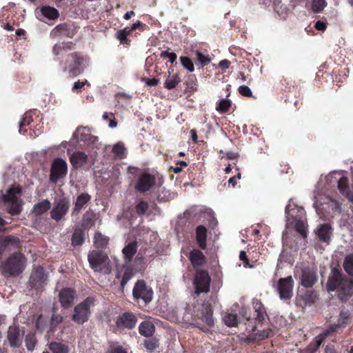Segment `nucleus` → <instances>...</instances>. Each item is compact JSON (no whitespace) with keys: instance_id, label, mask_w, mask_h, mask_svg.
Segmentation results:
<instances>
[{"instance_id":"1","label":"nucleus","mask_w":353,"mask_h":353,"mask_svg":"<svg viewBox=\"0 0 353 353\" xmlns=\"http://www.w3.org/2000/svg\"><path fill=\"white\" fill-rule=\"evenodd\" d=\"M326 289L329 292L337 290L339 299L342 302H346L353 292V281L347 278L341 270L334 267L331 269Z\"/></svg>"},{"instance_id":"2","label":"nucleus","mask_w":353,"mask_h":353,"mask_svg":"<svg viewBox=\"0 0 353 353\" xmlns=\"http://www.w3.org/2000/svg\"><path fill=\"white\" fill-rule=\"evenodd\" d=\"M254 314L253 316L249 310L243 308L241 310L240 314L242 318L245 321V324L247 325V329H250V331L255 332L258 325H262L268 317L266 309L260 300H253Z\"/></svg>"},{"instance_id":"3","label":"nucleus","mask_w":353,"mask_h":353,"mask_svg":"<svg viewBox=\"0 0 353 353\" xmlns=\"http://www.w3.org/2000/svg\"><path fill=\"white\" fill-rule=\"evenodd\" d=\"M26 259L19 252L12 254L1 264V271L6 276H17L23 272L26 268Z\"/></svg>"},{"instance_id":"4","label":"nucleus","mask_w":353,"mask_h":353,"mask_svg":"<svg viewBox=\"0 0 353 353\" xmlns=\"http://www.w3.org/2000/svg\"><path fill=\"white\" fill-rule=\"evenodd\" d=\"M85 61L81 52H74L68 54L61 64L64 72H67L70 77H75L83 72Z\"/></svg>"},{"instance_id":"5","label":"nucleus","mask_w":353,"mask_h":353,"mask_svg":"<svg viewBox=\"0 0 353 353\" xmlns=\"http://www.w3.org/2000/svg\"><path fill=\"white\" fill-rule=\"evenodd\" d=\"M95 299L88 296L83 301L76 305L71 315L72 321L78 325H83L87 322L91 315V307L94 305Z\"/></svg>"},{"instance_id":"6","label":"nucleus","mask_w":353,"mask_h":353,"mask_svg":"<svg viewBox=\"0 0 353 353\" xmlns=\"http://www.w3.org/2000/svg\"><path fill=\"white\" fill-rule=\"evenodd\" d=\"M21 194V188L19 185L10 188L6 194H3V201L6 206V210L11 215H18L22 211V203L19 199Z\"/></svg>"},{"instance_id":"7","label":"nucleus","mask_w":353,"mask_h":353,"mask_svg":"<svg viewBox=\"0 0 353 353\" xmlns=\"http://www.w3.org/2000/svg\"><path fill=\"white\" fill-rule=\"evenodd\" d=\"M285 213L288 221H291L292 223H294L295 230L299 233L303 239H306L307 226L304 221L301 219L302 216L305 214L304 209L296 205L291 208V205L288 204L285 207Z\"/></svg>"},{"instance_id":"8","label":"nucleus","mask_w":353,"mask_h":353,"mask_svg":"<svg viewBox=\"0 0 353 353\" xmlns=\"http://www.w3.org/2000/svg\"><path fill=\"white\" fill-rule=\"evenodd\" d=\"M154 292L151 286L143 279H139L132 289V299L135 303L148 305L153 299Z\"/></svg>"},{"instance_id":"9","label":"nucleus","mask_w":353,"mask_h":353,"mask_svg":"<svg viewBox=\"0 0 353 353\" xmlns=\"http://www.w3.org/2000/svg\"><path fill=\"white\" fill-rule=\"evenodd\" d=\"M90 267L96 272L109 274L111 266L108 255L102 251L93 250L88 256Z\"/></svg>"},{"instance_id":"10","label":"nucleus","mask_w":353,"mask_h":353,"mask_svg":"<svg viewBox=\"0 0 353 353\" xmlns=\"http://www.w3.org/2000/svg\"><path fill=\"white\" fill-rule=\"evenodd\" d=\"M156 184V177L147 171L141 172L134 183V190L141 194L150 191Z\"/></svg>"},{"instance_id":"11","label":"nucleus","mask_w":353,"mask_h":353,"mask_svg":"<svg viewBox=\"0 0 353 353\" xmlns=\"http://www.w3.org/2000/svg\"><path fill=\"white\" fill-rule=\"evenodd\" d=\"M67 173L68 165L65 161L61 158L54 159L50 168V181L57 183L59 179L65 177Z\"/></svg>"},{"instance_id":"12","label":"nucleus","mask_w":353,"mask_h":353,"mask_svg":"<svg viewBox=\"0 0 353 353\" xmlns=\"http://www.w3.org/2000/svg\"><path fill=\"white\" fill-rule=\"evenodd\" d=\"M201 319L205 323L206 326L201 325L200 323H194L193 325L198 327L203 332H207L209 327H212L214 325L213 319V308L210 303L205 302L201 306Z\"/></svg>"},{"instance_id":"13","label":"nucleus","mask_w":353,"mask_h":353,"mask_svg":"<svg viewBox=\"0 0 353 353\" xmlns=\"http://www.w3.org/2000/svg\"><path fill=\"white\" fill-rule=\"evenodd\" d=\"M57 298L62 308L69 309L74 306L77 293L73 288H63L59 290Z\"/></svg>"},{"instance_id":"14","label":"nucleus","mask_w":353,"mask_h":353,"mask_svg":"<svg viewBox=\"0 0 353 353\" xmlns=\"http://www.w3.org/2000/svg\"><path fill=\"white\" fill-rule=\"evenodd\" d=\"M210 282L211 278L207 270H196L194 282L195 285V292L197 294L202 292H208L210 290Z\"/></svg>"},{"instance_id":"15","label":"nucleus","mask_w":353,"mask_h":353,"mask_svg":"<svg viewBox=\"0 0 353 353\" xmlns=\"http://www.w3.org/2000/svg\"><path fill=\"white\" fill-rule=\"evenodd\" d=\"M70 207V202L68 198H60L50 211L51 218L59 222L68 214Z\"/></svg>"},{"instance_id":"16","label":"nucleus","mask_w":353,"mask_h":353,"mask_svg":"<svg viewBox=\"0 0 353 353\" xmlns=\"http://www.w3.org/2000/svg\"><path fill=\"white\" fill-rule=\"evenodd\" d=\"M294 281L291 276L281 278L277 283V290L282 300H290L293 295Z\"/></svg>"},{"instance_id":"17","label":"nucleus","mask_w":353,"mask_h":353,"mask_svg":"<svg viewBox=\"0 0 353 353\" xmlns=\"http://www.w3.org/2000/svg\"><path fill=\"white\" fill-rule=\"evenodd\" d=\"M138 321L137 315L132 312L121 313L116 320V325L119 329L132 330L135 327Z\"/></svg>"},{"instance_id":"18","label":"nucleus","mask_w":353,"mask_h":353,"mask_svg":"<svg viewBox=\"0 0 353 353\" xmlns=\"http://www.w3.org/2000/svg\"><path fill=\"white\" fill-rule=\"evenodd\" d=\"M24 331L21 332L19 325H13L8 327L7 332V339L11 347H19L23 341Z\"/></svg>"},{"instance_id":"19","label":"nucleus","mask_w":353,"mask_h":353,"mask_svg":"<svg viewBox=\"0 0 353 353\" xmlns=\"http://www.w3.org/2000/svg\"><path fill=\"white\" fill-rule=\"evenodd\" d=\"M301 285L305 288H312L317 281L316 272L312 268L307 267L301 270L300 276Z\"/></svg>"},{"instance_id":"20","label":"nucleus","mask_w":353,"mask_h":353,"mask_svg":"<svg viewBox=\"0 0 353 353\" xmlns=\"http://www.w3.org/2000/svg\"><path fill=\"white\" fill-rule=\"evenodd\" d=\"M74 35V31L72 29L71 26L67 23L58 24L50 32V37L54 39L61 37L72 38Z\"/></svg>"},{"instance_id":"21","label":"nucleus","mask_w":353,"mask_h":353,"mask_svg":"<svg viewBox=\"0 0 353 353\" xmlns=\"http://www.w3.org/2000/svg\"><path fill=\"white\" fill-rule=\"evenodd\" d=\"M46 280L44 268L39 266L34 268L30 276L29 283L32 288H39L42 285Z\"/></svg>"},{"instance_id":"22","label":"nucleus","mask_w":353,"mask_h":353,"mask_svg":"<svg viewBox=\"0 0 353 353\" xmlns=\"http://www.w3.org/2000/svg\"><path fill=\"white\" fill-rule=\"evenodd\" d=\"M188 258L196 271L199 270L198 269L203 266L206 263V258L205 255L200 250L198 249H193L191 250Z\"/></svg>"},{"instance_id":"23","label":"nucleus","mask_w":353,"mask_h":353,"mask_svg":"<svg viewBox=\"0 0 353 353\" xmlns=\"http://www.w3.org/2000/svg\"><path fill=\"white\" fill-rule=\"evenodd\" d=\"M91 196L86 193H81L77 196L74 208L72 211V216L78 215L81 210L90 201Z\"/></svg>"},{"instance_id":"24","label":"nucleus","mask_w":353,"mask_h":353,"mask_svg":"<svg viewBox=\"0 0 353 353\" xmlns=\"http://www.w3.org/2000/svg\"><path fill=\"white\" fill-rule=\"evenodd\" d=\"M75 43L72 41H63L56 43L52 48L53 54L59 59V56H62L63 53L75 49Z\"/></svg>"},{"instance_id":"25","label":"nucleus","mask_w":353,"mask_h":353,"mask_svg":"<svg viewBox=\"0 0 353 353\" xmlns=\"http://www.w3.org/2000/svg\"><path fill=\"white\" fill-rule=\"evenodd\" d=\"M137 242L132 241L128 243L122 250V253L124 256V263L125 265L132 262L133 256L137 252Z\"/></svg>"},{"instance_id":"26","label":"nucleus","mask_w":353,"mask_h":353,"mask_svg":"<svg viewBox=\"0 0 353 353\" xmlns=\"http://www.w3.org/2000/svg\"><path fill=\"white\" fill-rule=\"evenodd\" d=\"M196 241L199 245V247L201 250H205L207 248V228L203 225H200L196 228Z\"/></svg>"},{"instance_id":"27","label":"nucleus","mask_w":353,"mask_h":353,"mask_svg":"<svg viewBox=\"0 0 353 353\" xmlns=\"http://www.w3.org/2000/svg\"><path fill=\"white\" fill-rule=\"evenodd\" d=\"M70 161L73 167L77 169L87 163L88 155L83 152L77 151L70 157Z\"/></svg>"},{"instance_id":"28","label":"nucleus","mask_w":353,"mask_h":353,"mask_svg":"<svg viewBox=\"0 0 353 353\" xmlns=\"http://www.w3.org/2000/svg\"><path fill=\"white\" fill-rule=\"evenodd\" d=\"M336 182L337 188L341 194L345 196L350 200L353 201V194L350 190L347 177L343 176L339 179L336 180Z\"/></svg>"},{"instance_id":"29","label":"nucleus","mask_w":353,"mask_h":353,"mask_svg":"<svg viewBox=\"0 0 353 353\" xmlns=\"http://www.w3.org/2000/svg\"><path fill=\"white\" fill-rule=\"evenodd\" d=\"M19 238L13 236L8 235L3 238H0V258L8 247L10 245L19 246Z\"/></svg>"},{"instance_id":"30","label":"nucleus","mask_w":353,"mask_h":353,"mask_svg":"<svg viewBox=\"0 0 353 353\" xmlns=\"http://www.w3.org/2000/svg\"><path fill=\"white\" fill-rule=\"evenodd\" d=\"M194 54L195 57L194 58V60L196 66L199 68H203L205 65H208L212 61V59L208 54H205L200 50H196Z\"/></svg>"},{"instance_id":"31","label":"nucleus","mask_w":353,"mask_h":353,"mask_svg":"<svg viewBox=\"0 0 353 353\" xmlns=\"http://www.w3.org/2000/svg\"><path fill=\"white\" fill-rule=\"evenodd\" d=\"M40 12L45 18L50 20H56L60 16L59 10L50 6H42L40 9Z\"/></svg>"},{"instance_id":"32","label":"nucleus","mask_w":353,"mask_h":353,"mask_svg":"<svg viewBox=\"0 0 353 353\" xmlns=\"http://www.w3.org/2000/svg\"><path fill=\"white\" fill-rule=\"evenodd\" d=\"M132 34V32L130 31L128 27H125L123 29H121L118 30L115 33V38L119 41L120 43L122 45L130 46L131 41L128 38L130 35Z\"/></svg>"},{"instance_id":"33","label":"nucleus","mask_w":353,"mask_h":353,"mask_svg":"<svg viewBox=\"0 0 353 353\" xmlns=\"http://www.w3.org/2000/svg\"><path fill=\"white\" fill-rule=\"evenodd\" d=\"M128 265L137 273L143 272L146 268L145 259L140 253L137 255L134 262L132 264L129 263Z\"/></svg>"},{"instance_id":"34","label":"nucleus","mask_w":353,"mask_h":353,"mask_svg":"<svg viewBox=\"0 0 353 353\" xmlns=\"http://www.w3.org/2000/svg\"><path fill=\"white\" fill-rule=\"evenodd\" d=\"M331 227L325 223L320 225L317 230V236L320 241L327 243L330 239Z\"/></svg>"},{"instance_id":"35","label":"nucleus","mask_w":353,"mask_h":353,"mask_svg":"<svg viewBox=\"0 0 353 353\" xmlns=\"http://www.w3.org/2000/svg\"><path fill=\"white\" fill-rule=\"evenodd\" d=\"M51 203L48 199H43L41 201L36 203L32 208V212L37 215H41L48 212L51 208Z\"/></svg>"},{"instance_id":"36","label":"nucleus","mask_w":353,"mask_h":353,"mask_svg":"<svg viewBox=\"0 0 353 353\" xmlns=\"http://www.w3.org/2000/svg\"><path fill=\"white\" fill-rule=\"evenodd\" d=\"M155 331L154 325L150 321H143L139 327V332L141 335L149 337L151 336Z\"/></svg>"},{"instance_id":"37","label":"nucleus","mask_w":353,"mask_h":353,"mask_svg":"<svg viewBox=\"0 0 353 353\" xmlns=\"http://www.w3.org/2000/svg\"><path fill=\"white\" fill-rule=\"evenodd\" d=\"M72 245L73 246L81 245L85 241V232L81 228H76L72 235Z\"/></svg>"},{"instance_id":"38","label":"nucleus","mask_w":353,"mask_h":353,"mask_svg":"<svg viewBox=\"0 0 353 353\" xmlns=\"http://www.w3.org/2000/svg\"><path fill=\"white\" fill-rule=\"evenodd\" d=\"M35 112V110L28 111L25 113L23 119L21 120L19 123V132L25 134L27 132V130L25 128L26 126L30 125L31 123L33 121L32 114Z\"/></svg>"},{"instance_id":"39","label":"nucleus","mask_w":353,"mask_h":353,"mask_svg":"<svg viewBox=\"0 0 353 353\" xmlns=\"http://www.w3.org/2000/svg\"><path fill=\"white\" fill-rule=\"evenodd\" d=\"M124 268V273L120 283L121 289H123L127 285L128 282L137 274V272H135V271L132 269L128 265V264H125Z\"/></svg>"},{"instance_id":"40","label":"nucleus","mask_w":353,"mask_h":353,"mask_svg":"<svg viewBox=\"0 0 353 353\" xmlns=\"http://www.w3.org/2000/svg\"><path fill=\"white\" fill-rule=\"evenodd\" d=\"M63 317L59 314H52L50 318V327L48 330L49 334H52L57 330V326L62 323Z\"/></svg>"},{"instance_id":"41","label":"nucleus","mask_w":353,"mask_h":353,"mask_svg":"<svg viewBox=\"0 0 353 353\" xmlns=\"http://www.w3.org/2000/svg\"><path fill=\"white\" fill-rule=\"evenodd\" d=\"M126 148L124 143L119 141L115 143L112 149V152L119 159H122L126 157Z\"/></svg>"},{"instance_id":"42","label":"nucleus","mask_w":353,"mask_h":353,"mask_svg":"<svg viewBox=\"0 0 353 353\" xmlns=\"http://www.w3.org/2000/svg\"><path fill=\"white\" fill-rule=\"evenodd\" d=\"M232 101L227 99L219 100L216 105V110L221 114L228 112L232 107Z\"/></svg>"},{"instance_id":"43","label":"nucleus","mask_w":353,"mask_h":353,"mask_svg":"<svg viewBox=\"0 0 353 353\" xmlns=\"http://www.w3.org/2000/svg\"><path fill=\"white\" fill-rule=\"evenodd\" d=\"M95 217L96 214L92 210L86 211L83 215L82 226L85 228H90L94 223Z\"/></svg>"},{"instance_id":"44","label":"nucleus","mask_w":353,"mask_h":353,"mask_svg":"<svg viewBox=\"0 0 353 353\" xmlns=\"http://www.w3.org/2000/svg\"><path fill=\"white\" fill-rule=\"evenodd\" d=\"M108 237L103 235L101 233L97 232L95 233L94 236V243L98 248H105L108 244Z\"/></svg>"},{"instance_id":"45","label":"nucleus","mask_w":353,"mask_h":353,"mask_svg":"<svg viewBox=\"0 0 353 353\" xmlns=\"http://www.w3.org/2000/svg\"><path fill=\"white\" fill-rule=\"evenodd\" d=\"M50 350L52 353H68L69 349L68 345L60 342H52L49 345Z\"/></svg>"},{"instance_id":"46","label":"nucleus","mask_w":353,"mask_h":353,"mask_svg":"<svg viewBox=\"0 0 353 353\" xmlns=\"http://www.w3.org/2000/svg\"><path fill=\"white\" fill-rule=\"evenodd\" d=\"M181 82V79L177 74L169 76L165 80L164 87L168 90H172L176 87V85Z\"/></svg>"},{"instance_id":"47","label":"nucleus","mask_w":353,"mask_h":353,"mask_svg":"<svg viewBox=\"0 0 353 353\" xmlns=\"http://www.w3.org/2000/svg\"><path fill=\"white\" fill-rule=\"evenodd\" d=\"M343 266L349 275L353 276V254L345 257Z\"/></svg>"},{"instance_id":"48","label":"nucleus","mask_w":353,"mask_h":353,"mask_svg":"<svg viewBox=\"0 0 353 353\" xmlns=\"http://www.w3.org/2000/svg\"><path fill=\"white\" fill-rule=\"evenodd\" d=\"M136 213L139 216H143L149 209V204L146 201L141 200L134 207Z\"/></svg>"},{"instance_id":"49","label":"nucleus","mask_w":353,"mask_h":353,"mask_svg":"<svg viewBox=\"0 0 353 353\" xmlns=\"http://www.w3.org/2000/svg\"><path fill=\"white\" fill-rule=\"evenodd\" d=\"M317 299V294L313 290H307L303 296V300L305 305H311Z\"/></svg>"},{"instance_id":"50","label":"nucleus","mask_w":353,"mask_h":353,"mask_svg":"<svg viewBox=\"0 0 353 353\" xmlns=\"http://www.w3.org/2000/svg\"><path fill=\"white\" fill-rule=\"evenodd\" d=\"M179 59L181 65L185 69H186L190 72H192L194 71V63L190 57L182 56L179 58Z\"/></svg>"},{"instance_id":"51","label":"nucleus","mask_w":353,"mask_h":353,"mask_svg":"<svg viewBox=\"0 0 353 353\" xmlns=\"http://www.w3.org/2000/svg\"><path fill=\"white\" fill-rule=\"evenodd\" d=\"M37 343V340L34 334L30 333L26 335L25 343L28 350L32 351L34 349Z\"/></svg>"},{"instance_id":"52","label":"nucleus","mask_w":353,"mask_h":353,"mask_svg":"<svg viewBox=\"0 0 353 353\" xmlns=\"http://www.w3.org/2000/svg\"><path fill=\"white\" fill-rule=\"evenodd\" d=\"M327 6L325 0H312L311 9L314 13L322 12Z\"/></svg>"},{"instance_id":"53","label":"nucleus","mask_w":353,"mask_h":353,"mask_svg":"<svg viewBox=\"0 0 353 353\" xmlns=\"http://www.w3.org/2000/svg\"><path fill=\"white\" fill-rule=\"evenodd\" d=\"M185 83L192 91L196 90L197 78L195 74H188L185 77Z\"/></svg>"},{"instance_id":"54","label":"nucleus","mask_w":353,"mask_h":353,"mask_svg":"<svg viewBox=\"0 0 353 353\" xmlns=\"http://www.w3.org/2000/svg\"><path fill=\"white\" fill-rule=\"evenodd\" d=\"M144 346L147 350L152 352L159 347V341L156 338H150L144 341Z\"/></svg>"},{"instance_id":"55","label":"nucleus","mask_w":353,"mask_h":353,"mask_svg":"<svg viewBox=\"0 0 353 353\" xmlns=\"http://www.w3.org/2000/svg\"><path fill=\"white\" fill-rule=\"evenodd\" d=\"M48 321L46 320L42 314H39L36 320L35 327L36 329L40 332H43L46 328Z\"/></svg>"},{"instance_id":"56","label":"nucleus","mask_w":353,"mask_h":353,"mask_svg":"<svg viewBox=\"0 0 353 353\" xmlns=\"http://www.w3.org/2000/svg\"><path fill=\"white\" fill-rule=\"evenodd\" d=\"M225 325L229 327H234L237 325V316L234 314H227L223 317Z\"/></svg>"},{"instance_id":"57","label":"nucleus","mask_w":353,"mask_h":353,"mask_svg":"<svg viewBox=\"0 0 353 353\" xmlns=\"http://www.w3.org/2000/svg\"><path fill=\"white\" fill-rule=\"evenodd\" d=\"M128 28L130 29V31H131L132 33L134 31L137 30H139L140 32H143L144 30L148 28V26L141 21H137L130 27H128Z\"/></svg>"},{"instance_id":"58","label":"nucleus","mask_w":353,"mask_h":353,"mask_svg":"<svg viewBox=\"0 0 353 353\" xmlns=\"http://www.w3.org/2000/svg\"><path fill=\"white\" fill-rule=\"evenodd\" d=\"M90 85L88 80L85 79L84 81H79L74 82L73 87L72 88V91L77 94L81 92V89L84 87V85Z\"/></svg>"},{"instance_id":"59","label":"nucleus","mask_w":353,"mask_h":353,"mask_svg":"<svg viewBox=\"0 0 353 353\" xmlns=\"http://www.w3.org/2000/svg\"><path fill=\"white\" fill-rule=\"evenodd\" d=\"M85 131L86 128L81 126L78 127L74 135L79 137L81 141H85L88 140V137L90 136V134L87 133Z\"/></svg>"},{"instance_id":"60","label":"nucleus","mask_w":353,"mask_h":353,"mask_svg":"<svg viewBox=\"0 0 353 353\" xmlns=\"http://www.w3.org/2000/svg\"><path fill=\"white\" fill-rule=\"evenodd\" d=\"M340 327L336 323L329 325L326 329L322 332L323 334H325V338L328 336L332 335L334 333L338 332Z\"/></svg>"},{"instance_id":"61","label":"nucleus","mask_w":353,"mask_h":353,"mask_svg":"<svg viewBox=\"0 0 353 353\" xmlns=\"http://www.w3.org/2000/svg\"><path fill=\"white\" fill-rule=\"evenodd\" d=\"M349 316L346 313L342 312L340 314L339 319L337 321V325L339 327H345L348 323Z\"/></svg>"},{"instance_id":"62","label":"nucleus","mask_w":353,"mask_h":353,"mask_svg":"<svg viewBox=\"0 0 353 353\" xmlns=\"http://www.w3.org/2000/svg\"><path fill=\"white\" fill-rule=\"evenodd\" d=\"M325 334H323L322 333L317 335L314 339L310 343V347H312V345H315L316 347H319L323 343V341L325 339Z\"/></svg>"},{"instance_id":"63","label":"nucleus","mask_w":353,"mask_h":353,"mask_svg":"<svg viewBox=\"0 0 353 353\" xmlns=\"http://www.w3.org/2000/svg\"><path fill=\"white\" fill-rule=\"evenodd\" d=\"M161 57L163 59H169V61L172 63H173L174 61H176V54L175 52H169L168 51H162L161 52Z\"/></svg>"},{"instance_id":"64","label":"nucleus","mask_w":353,"mask_h":353,"mask_svg":"<svg viewBox=\"0 0 353 353\" xmlns=\"http://www.w3.org/2000/svg\"><path fill=\"white\" fill-rule=\"evenodd\" d=\"M239 92L244 97H252V92L250 88L247 85H241L238 88Z\"/></svg>"}]
</instances>
